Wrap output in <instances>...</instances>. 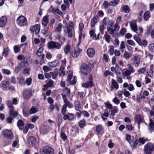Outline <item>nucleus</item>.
<instances>
[{"label": "nucleus", "mask_w": 154, "mask_h": 154, "mask_svg": "<svg viewBox=\"0 0 154 154\" xmlns=\"http://www.w3.org/2000/svg\"><path fill=\"white\" fill-rule=\"evenodd\" d=\"M74 24L72 21L69 22V26L67 23H66V26L63 27V32L65 34H67L68 37L71 38L73 36L72 32V28Z\"/></svg>", "instance_id": "f257e3e1"}, {"label": "nucleus", "mask_w": 154, "mask_h": 154, "mask_svg": "<svg viewBox=\"0 0 154 154\" xmlns=\"http://www.w3.org/2000/svg\"><path fill=\"white\" fill-rule=\"evenodd\" d=\"M130 25L132 30L135 33H137L138 36L140 35L143 32L142 27H139V29L137 28V25L135 22L132 21L130 23Z\"/></svg>", "instance_id": "f03ea898"}, {"label": "nucleus", "mask_w": 154, "mask_h": 154, "mask_svg": "<svg viewBox=\"0 0 154 154\" xmlns=\"http://www.w3.org/2000/svg\"><path fill=\"white\" fill-rule=\"evenodd\" d=\"M80 69L82 73L85 75H88L91 71L90 66L85 63H83L81 65Z\"/></svg>", "instance_id": "7ed1b4c3"}, {"label": "nucleus", "mask_w": 154, "mask_h": 154, "mask_svg": "<svg viewBox=\"0 0 154 154\" xmlns=\"http://www.w3.org/2000/svg\"><path fill=\"white\" fill-rule=\"evenodd\" d=\"M17 24L20 26L27 25L28 22L26 18L23 16H20L17 20Z\"/></svg>", "instance_id": "20e7f679"}, {"label": "nucleus", "mask_w": 154, "mask_h": 154, "mask_svg": "<svg viewBox=\"0 0 154 154\" xmlns=\"http://www.w3.org/2000/svg\"><path fill=\"white\" fill-rule=\"evenodd\" d=\"M94 85V84L93 82V77L91 74L88 76V81L86 82L83 83L82 84V87L85 88H91Z\"/></svg>", "instance_id": "39448f33"}, {"label": "nucleus", "mask_w": 154, "mask_h": 154, "mask_svg": "<svg viewBox=\"0 0 154 154\" xmlns=\"http://www.w3.org/2000/svg\"><path fill=\"white\" fill-rule=\"evenodd\" d=\"M54 150L49 146H46L40 150L41 154H54Z\"/></svg>", "instance_id": "423d86ee"}, {"label": "nucleus", "mask_w": 154, "mask_h": 154, "mask_svg": "<svg viewBox=\"0 0 154 154\" xmlns=\"http://www.w3.org/2000/svg\"><path fill=\"white\" fill-rule=\"evenodd\" d=\"M154 150V145L149 143L144 146V151L146 154H151Z\"/></svg>", "instance_id": "0eeeda50"}, {"label": "nucleus", "mask_w": 154, "mask_h": 154, "mask_svg": "<svg viewBox=\"0 0 154 154\" xmlns=\"http://www.w3.org/2000/svg\"><path fill=\"white\" fill-rule=\"evenodd\" d=\"M62 45V44L53 41L48 43V47L49 49H59L61 48Z\"/></svg>", "instance_id": "6e6552de"}, {"label": "nucleus", "mask_w": 154, "mask_h": 154, "mask_svg": "<svg viewBox=\"0 0 154 154\" xmlns=\"http://www.w3.org/2000/svg\"><path fill=\"white\" fill-rule=\"evenodd\" d=\"M32 95V91L29 88L24 90L22 93L23 97L24 99H28L30 98Z\"/></svg>", "instance_id": "1a4fd4ad"}, {"label": "nucleus", "mask_w": 154, "mask_h": 154, "mask_svg": "<svg viewBox=\"0 0 154 154\" xmlns=\"http://www.w3.org/2000/svg\"><path fill=\"white\" fill-rule=\"evenodd\" d=\"M2 134L5 137L12 139L13 137V134L11 130L5 129L2 131Z\"/></svg>", "instance_id": "9d476101"}, {"label": "nucleus", "mask_w": 154, "mask_h": 154, "mask_svg": "<svg viewBox=\"0 0 154 154\" xmlns=\"http://www.w3.org/2000/svg\"><path fill=\"white\" fill-rule=\"evenodd\" d=\"M48 11L50 12H52L55 15H59L62 16L63 14L62 12L57 8H54L51 6L48 10Z\"/></svg>", "instance_id": "9b49d317"}, {"label": "nucleus", "mask_w": 154, "mask_h": 154, "mask_svg": "<svg viewBox=\"0 0 154 154\" xmlns=\"http://www.w3.org/2000/svg\"><path fill=\"white\" fill-rule=\"evenodd\" d=\"M48 17L47 16H45L43 18L42 21V24L46 27V29H48L49 26V23L48 22Z\"/></svg>", "instance_id": "f8f14e48"}, {"label": "nucleus", "mask_w": 154, "mask_h": 154, "mask_svg": "<svg viewBox=\"0 0 154 154\" xmlns=\"http://www.w3.org/2000/svg\"><path fill=\"white\" fill-rule=\"evenodd\" d=\"M134 62L133 63L135 67H137L139 65L140 60V55H136L134 57Z\"/></svg>", "instance_id": "ddd939ff"}, {"label": "nucleus", "mask_w": 154, "mask_h": 154, "mask_svg": "<svg viewBox=\"0 0 154 154\" xmlns=\"http://www.w3.org/2000/svg\"><path fill=\"white\" fill-rule=\"evenodd\" d=\"M43 48L40 47L37 52V54L38 57H41L40 61L41 62H43L44 61L45 55L42 54Z\"/></svg>", "instance_id": "4468645a"}, {"label": "nucleus", "mask_w": 154, "mask_h": 154, "mask_svg": "<svg viewBox=\"0 0 154 154\" xmlns=\"http://www.w3.org/2000/svg\"><path fill=\"white\" fill-rule=\"evenodd\" d=\"M82 51V49L79 48L78 47H77L75 48L74 50L72 52V56L75 58L77 57Z\"/></svg>", "instance_id": "2eb2a0df"}, {"label": "nucleus", "mask_w": 154, "mask_h": 154, "mask_svg": "<svg viewBox=\"0 0 154 154\" xmlns=\"http://www.w3.org/2000/svg\"><path fill=\"white\" fill-rule=\"evenodd\" d=\"M35 138L32 136H29L27 139V142L29 145L33 146L36 143Z\"/></svg>", "instance_id": "dca6fc26"}, {"label": "nucleus", "mask_w": 154, "mask_h": 154, "mask_svg": "<svg viewBox=\"0 0 154 154\" xmlns=\"http://www.w3.org/2000/svg\"><path fill=\"white\" fill-rule=\"evenodd\" d=\"M7 22V18L5 16H2L0 18V27H3L6 25Z\"/></svg>", "instance_id": "f3484780"}, {"label": "nucleus", "mask_w": 154, "mask_h": 154, "mask_svg": "<svg viewBox=\"0 0 154 154\" xmlns=\"http://www.w3.org/2000/svg\"><path fill=\"white\" fill-rule=\"evenodd\" d=\"M89 34L91 37L93 39L96 40L99 39V34L98 33L97 36H96V34L95 33L94 31L93 30H91L89 32Z\"/></svg>", "instance_id": "a211bd4d"}, {"label": "nucleus", "mask_w": 154, "mask_h": 154, "mask_svg": "<svg viewBox=\"0 0 154 154\" xmlns=\"http://www.w3.org/2000/svg\"><path fill=\"white\" fill-rule=\"evenodd\" d=\"M14 109H12L9 110V115L13 118H15L17 117L18 115V112L17 111L14 110Z\"/></svg>", "instance_id": "6ab92c4d"}, {"label": "nucleus", "mask_w": 154, "mask_h": 154, "mask_svg": "<svg viewBox=\"0 0 154 154\" xmlns=\"http://www.w3.org/2000/svg\"><path fill=\"white\" fill-rule=\"evenodd\" d=\"M74 117V115L73 114L68 113L67 115H65L63 117V119L64 120L68 119L69 121H71L73 119Z\"/></svg>", "instance_id": "aec40b11"}, {"label": "nucleus", "mask_w": 154, "mask_h": 154, "mask_svg": "<svg viewBox=\"0 0 154 154\" xmlns=\"http://www.w3.org/2000/svg\"><path fill=\"white\" fill-rule=\"evenodd\" d=\"M8 84L9 83L8 82L2 81L0 83V86L1 88L3 90H6L8 88Z\"/></svg>", "instance_id": "412c9836"}, {"label": "nucleus", "mask_w": 154, "mask_h": 154, "mask_svg": "<svg viewBox=\"0 0 154 154\" xmlns=\"http://www.w3.org/2000/svg\"><path fill=\"white\" fill-rule=\"evenodd\" d=\"M87 52L88 56L89 57H93L95 54V50L92 48L88 49Z\"/></svg>", "instance_id": "4be33fe9"}, {"label": "nucleus", "mask_w": 154, "mask_h": 154, "mask_svg": "<svg viewBox=\"0 0 154 154\" xmlns=\"http://www.w3.org/2000/svg\"><path fill=\"white\" fill-rule=\"evenodd\" d=\"M106 18H104L103 20V24L100 25V30L102 34H103V30L105 28L104 26H106Z\"/></svg>", "instance_id": "5701e85b"}, {"label": "nucleus", "mask_w": 154, "mask_h": 154, "mask_svg": "<svg viewBox=\"0 0 154 154\" xmlns=\"http://www.w3.org/2000/svg\"><path fill=\"white\" fill-rule=\"evenodd\" d=\"M99 16H97L94 17L91 20V26L92 27L95 26L96 23H97L99 20Z\"/></svg>", "instance_id": "b1692460"}, {"label": "nucleus", "mask_w": 154, "mask_h": 154, "mask_svg": "<svg viewBox=\"0 0 154 154\" xmlns=\"http://www.w3.org/2000/svg\"><path fill=\"white\" fill-rule=\"evenodd\" d=\"M125 138L126 140L128 142L130 145L131 146L132 144H133V143L134 141V137L130 135L126 134Z\"/></svg>", "instance_id": "393cba45"}, {"label": "nucleus", "mask_w": 154, "mask_h": 154, "mask_svg": "<svg viewBox=\"0 0 154 154\" xmlns=\"http://www.w3.org/2000/svg\"><path fill=\"white\" fill-rule=\"evenodd\" d=\"M74 106L75 109L81 112L82 110V107L80 103L78 101H75L74 103Z\"/></svg>", "instance_id": "a878e982"}, {"label": "nucleus", "mask_w": 154, "mask_h": 154, "mask_svg": "<svg viewBox=\"0 0 154 154\" xmlns=\"http://www.w3.org/2000/svg\"><path fill=\"white\" fill-rule=\"evenodd\" d=\"M23 115L25 117H28L29 114V110L27 108H24L23 109Z\"/></svg>", "instance_id": "bb28decb"}, {"label": "nucleus", "mask_w": 154, "mask_h": 154, "mask_svg": "<svg viewBox=\"0 0 154 154\" xmlns=\"http://www.w3.org/2000/svg\"><path fill=\"white\" fill-rule=\"evenodd\" d=\"M65 104L63 106L66 107H68L70 108H72L73 107V105L72 104L70 103L69 101L67 100H65L64 101Z\"/></svg>", "instance_id": "cd10ccee"}, {"label": "nucleus", "mask_w": 154, "mask_h": 154, "mask_svg": "<svg viewBox=\"0 0 154 154\" xmlns=\"http://www.w3.org/2000/svg\"><path fill=\"white\" fill-rule=\"evenodd\" d=\"M59 63V61L57 60H55L54 61L49 63L48 64L49 66L51 67H54L56 66Z\"/></svg>", "instance_id": "c85d7f7f"}, {"label": "nucleus", "mask_w": 154, "mask_h": 154, "mask_svg": "<svg viewBox=\"0 0 154 154\" xmlns=\"http://www.w3.org/2000/svg\"><path fill=\"white\" fill-rule=\"evenodd\" d=\"M6 103L9 110L12 109H14V106H13V103L11 100H8L7 101Z\"/></svg>", "instance_id": "c756f323"}, {"label": "nucleus", "mask_w": 154, "mask_h": 154, "mask_svg": "<svg viewBox=\"0 0 154 154\" xmlns=\"http://www.w3.org/2000/svg\"><path fill=\"white\" fill-rule=\"evenodd\" d=\"M71 46L69 45H66L64 48V51L66 54H67L70 51Z\"/></svg>", "instance_id": "7c9ffc66"}, {"label": "nucleus", "mask_w": 154, "mask_h": 154, "mask_svg": "<svg viewBox=\"0 0 154 154\" xmlns=\"http://www.w3.org/2000/svg\"><path fill=\"white\" fill-rule=\"evenodd\" d=\"M112 86L116 89L119 88V84L115 80L112 79Z\"/></svg>", "instance_id": "2f4dec72"}, {"label": "nucleus", "mask_w": 154, "mask_h": 154, "mask_svg": "<svg viewBox=\"0 0 154 154\" xmlns=\"http://www.w3.org/2000/svg\"><path fill=\"white\" fill-rule=\"evenodd\" d=\"M63 26V25L61 23H59L56 27L55 31L57 32H60L62 31Z\"/></svg>", "instance_id": "473e14b6"}, {"label": "nucleus", "mask_w": 154, "mask_h": 154, "mask_svg": "<svg viewBox=\"0 0 154 154\" xmlns=\"http://www.w3.org/2000/svg\"><path fill=\"white\" fill-rule=\"evenodd\" d=\"M143 17L145 20H147L150 17V12L149 11L146 12L144 13Z\"/></svg>", "instance_id": "72a5a7b5"}, {"label": "nucleus", "mask_w": 154, "mask_h": 154, "mask_svg": "<svg viewBox=\"0 0 154 154\" xmlns=\"http://www.w3.org/2000/svg\"><path fill=\"white\" fill-rule=\"evenodd\" d=\"M122 9L125 13H128L130 11V9L128 5H122Z\"/></svg>", "instance_id": "f704fd0d"}, {"label": "nucleus", "mask_w": 154, "mask_h": 154, "mask_svg": "<svg viewBox=\"0 0 154 154\" xmlns=\"http://www.w3.org/2000/svg\"><path fill=\"white\" fill-rule=\"evenodd\" d=\"M103 130V128L101 125H98L96 127V131L98 134H100Z\"/></svg>", "instance_id": "c9c22d12"}, {"label": "nucleus", "mask_w": 154, "mask_h": 154, "mask_svg": "<svg viewBox=\"0 0 154 154\" xmlns=\"http://www.w3.org/2000/svg\"><path fill=\"white\" fill-rule=\"evenodd\" d=\"M104 38H105V41L108 43H109L110 41V39L111 38V37L107 32L105 33L104 35Z\"/></svg>", "instance_id": "e433bc0d"}, {"label": "nucleus", "mask_w": 154, "mask_h": 154, "mask_svg": "<svg viewBox=\"0 0 154 154\" xmlns=\"http://www.w3.org/2000/svg\"><path fill=\"white\" fill-rule=\"evenodd\" d=\"M107 31L110 34H113L116 31L115 28L113 29L112 26L107 27Z\"/></svg>", "instance_id": "4c0bfd02"}, {"label": "nucleus", "mask_w": 154, "mask_h": 154, "mask_svg": "<svg viewBox=\"0 0 154 154\" xmlns=\"http://www.w3.org/2000/svg\"><path fill=\"white\" fill-rule=\"evenodd\" d=\"M135 118L137 122L139 125L142 122V119L141 116L139 115H136L135 116Z\"/></svg>", "instance_id": "58836bf2"}, {"label": "nucleus", "mask_w": 154, "mask_h": 154, "mask_svg": "<svg viewBox=\"0 0 154 154\" xmlns=\"http://www.w3.org/2000/svg\"><path fill=\"white\" fill-rule=\"evenodd\" d=\"M104 104L105 105L106 107L109 110H111L112 109L113 106L108 101L104 103Z\"/></svg>", "instance_id": "ea45409f"}, {"label": "nucleus", "mask_w": 154, "mask_h": 154, "mask_svg": "<svg viewBox=\"0 0 154 154\" xmlns=\"http://www.w3.org/2000/svg\"><path fill=\"white\" fill-rule=\"evenodd\" d=\"M9 49L8 48H5L4 49V50L3 53V56L6 57L8 53Z\"/></svg>", "instance_id": "a19ab883"}, {"label": "nucleus", "mask_w": 154, "mask_h": 154, "mask_svg": "<svg viewBox=\"0 0 154 154\" xmlns=\"http://www.w3.org/2000/svg\"><path fill=\"white\" fill-rule=\"evenodd\" d=\"M111 115L112 116H114L115 115V113L118 112V109L117 107L114 106V108L111 111Z\"/></svg>", "instance_id": "79ce46f5"}, {"label": "nucleus", "mask_w": 154, "mask_h": 154, "mask_svg": "<svg viewBox=\"0 0 154 154\" xmlns=\"http://www.w3.org/2000/svg\"><path fill=\"white\" fill-rule=\"evenodd\" d=\"M79 127L81 128L84 127L85 125V119H82L79 122Z\"/></svg>", "instance_id": "37998d69"}, {"label": "nucleus", "mask_w": 154, "mask_h": 154, "mask_svg": "<svg viewBox=\"0 0 154 154\" xmlns=\"http://www.w3.org/2000/svg\"><path fill=\"white\" fill-rule=\"evenodd\" d=\"M101 117L103 120H106L109 116V113L108 112H105L101 115Z\"/></svg>", "instance_id": "c03bdc74"}, {"label": "nucleus", "mask_w": 154, "mask_h": 154, "mask_svg": "<svg viewBox=\"0 0 154 154\" xmlns=\"http://www.w3.org/2000/svg\"><path fill=\"white\" fill-rule=\"evenodd\" d=\"M149 126L150 128V130H153L154 129V122L152 119H150V123Z\"/></svg>", "instance_id": "a18cd8bd"}, {"label": "nucleus", "mask_w": 154, "mask_h": 154, "mask_svg": "<svg viewBox=\"0 0 154 154\" xmlns=\"http://www.w3.org/2000/svg\"><path fill=\"white\" fill-rule=\"evenodd\" d=\"M40 30V24H35V33L38 34Z\"/></svg>", "instance_id": "49530a36"}, {"label": "nucleus", "mask_w": 154, "mask_h": 154, "mask_svg": "<svg viewBox=\"0 0 154 154\" xmlns=\"http://www.w3.org/2000/svg\"><path fill=\"white\" fill-rule=\"evenodd\" d=\"M108 75H111L112 76H113L114 74L108 70H106L104 72V75L105 77H106L108 76Z\"/></svg>", "instance_id": "de8ad7c7"}, {"label": "nucleus", "mask_w": 154, "mask_h": 154, "mask_svg": "<svg viewBox=\"0 0 154 154\" xmlns=\"http://www.w3.org/2000/svg\"><path fill=\"white\" fill-rule=\"evenodd\" d=\"M146 71V69L145 67H143L137 70V72L140 74H144Z\"/></svg>", "instance_id": "09e8293b"}, {"label": "nucleus", "mask_w": 154, "mask_h": 154, "mask_svg": "<svg viewBox=\"0 0 154 154\" xmlns=\"http://www.w3.org/2000/svg\"><path fill=\"white\" fill-rule=\"evenodd\" d=\"M24 125V123L23 121L20 119L19 120L17 123V126L20 129V127L23 126Z\"/></svg>", "instance_id": "8fccbe9b"}, {"label": "nucleus", "mask_w": 154, "mask_h": 154, "mask_svg": "<svg viewBox=\"0 0 154 154\" xmlns=\"http://www.w3.org/2000/svg\"><path fill=\"white\" fill-rule=\"evenodd\" d=\"M64 68L63 67L61 66L60 68V76L63 75L64 76L65 74V72L64 70Z\"/></svg>", "instance_id": "3c124183"}, {"label": "nucleus", "mask_w": 154, "mask_h": 154, "mask_svg": "<svg viewBox=\"0 0 154 154\" xmlns=\"http://www.w3.org/2000/svg\"><path fill=\"white\" fill-rule=\"evenodd\" d=\"M124 56L125 58L128 59L131 57V54L128 52H125L124 54Z\"/></svg>", "instance_id": "603ef678"}, {"label": "nucleus", "mask_w": 154, "mask_h": 154, "mask_svg": "<svg viewBox=\"0 0 154 154\" xmlns=\"http://www.w3.org/2000/svg\"><path fill=\"white\" fill-rule=\"evenodd\" d=\"M2 71L4 74L8 75H10L11 73V71L8 69H2Z\"/></svg>", "instance_id": "864d4df0"}, {"label": "nucleus", "mask_w": 154, "mask_h": 154, "mask_svg": "<svg viewBox=\"0 0 154 154\" xmlns=\"http://www.w3.org/2000/svg\"><path fill=\"white\" fill-rule=\"evenodd\" d=\"M148 48L150 51L154 52V43H151L149 45Z\"/></svg>", "instance_id": "5fc2aeb1"}, {"label": "nucleus", "mask_w": 154, "mask_h": 154, "mask_svg": "<svg viewBox=\"0 0 154 154\" xmlns=\"http://www.w3.org/2000/svg\"><path fill=\"white\" fill-rule=\"evenodd\" d=\"M54 84V82L52 80H50L47 83V85H45L44 86H47L48 87H50L52 86Z\"/></svg>", "instance_id": "6e6d98bb"}, {"label": "nucleus", "mask_w": 154, "mask_h": 154, "mask_svg": "<svg viewBox=\"0 0 154 154\" xmlns=\"http://www.w3.org/2000/svg\"><path fill=\"white\" fill-rule=\"evenodd\" d=\"M125 128L128 131H132L133 128L131 125H126Z\"/></svg>", "instance_id": "4d7b16f0"}, {"label": "nucleus", "mask_w": 154, "mask_h": 154, "mask_svg": "<svg viewBox=\"0 0 154 154\" xmlns=\"http://www.w3.org/2000/svg\"><path fill=\"white\" fill-rule=\"evenodd\" d=\"M14 118L13 117H11L9 115V117L7 119V121L8 123L10 124H11L12 123V120Z\"/></svg>", "instance_id": "13d9d810"}, {"label": "nucleus", "mask_w": 154, "mask_h": 154, "mask_svg": "<svg viewBox=\"0 0 154 154\" xmlns=\"http://www.w3.org/2000/svg\"><path fill=\"white\" fill-rule=\"evenodd\" d=\"M60 135L61 138L64 141L67 139V137L66 135L62 131L61 132Z\"/></svg>", "instance_id": "bf43d9fd"}, {"label": "nucleus", "mask_w": 154, "mask_h": 154, "mask_svg": "<svg viewBox=\"0 0 154 154\" xmlns=\"http://www.w3.org/2000/svg\"><path fill=\"white\" fill-rule=\"evenodd\" d=\"M148 139H144L143 138H140L139 139L138 141L140 143L144 144L146 141H148Z\"/></svg>", "instance_id": "052dcab7"}, {"label": "nucleus", "mask_w": 154, "mask_h": 154, "mask_svg": "<svg viewBox=\"0 0 154 154\" xmlns=\"http://www.w3.org/2000/svg\"><path fill=\"white\" fill-rule=\"evenodd\" d=\"M32 82V79L31 78H29L27 79L26 82L28 85H31Z\"/></svg>", "instance_id": "680f3d73"}, {"label": "nucleus", "mask_w": 154, "mask_h": 154, "mask_svg": "<svg viewBox=\"0 0 154 154\" xmlns=\"http://www.w3.org/2000/svg\"><path fill=\"white\" fill-rule=\"evenodd\" d=\"M125 48V42L124 41H122L121 42L120 44V49L121 50H122L123 51V50Z\"/></svg>", "instance_id": "e2e57ef3"}, {"label": "nucleus", "mask_w": 154, "mask_h": 154, "mask_svg": "<svg viewBox=\"0 0 154 154\" xmlns=\"http://www.w3.org/2000/svg\"><path fill=\"white\" fill-rule=\"evenodd\" d=\"M37 112V110L36 109L33 107H32L29 110V113L30 114H34Z\"/></svg>", "instance_id": "0e129e2a"}, {"label": "nucleus", "mask_w": 154, "mask_h": 154, "mask_svg": "<svg viewBox=\"0 0 154 154\" xmlns=\"http://www.w3.org/2000/svg\"><path fill=\"white\" fill-rule=\"evenodd\" d=\"M17 79L18 80L19 83L21 85H22L23 83V78L22 76H20L17 78Z\"/></svg>", "instance_id": "69168bd1"}, {"label": "nucleus", "mask_w": 154, "mask_h": 154, "mask_svg": "<svg viewBox=\"0 0 154 154\" xmlns=\"http://www.w3.org/2000/svg\"><path fill=\"white\" fill-rule=\"evenodd\" d=\"M109 51L110 55H113L114 52V48L113 46H112L110 47Z\"/></svg>", "instance_id": "338daca9"}, {"label": "nucleus", "mask_w": 154, "mask_h": 154, "mask_svg": "<svg viewBox=\"0 0 154 154\" xmlns=\"http://www.w3.org/2000/svg\"><path fill=\"white\" fill-rule=\"evenodd\" d=\"M17 58L18 60H26V58L24 55H20L18 56Z\"/></svg>", "instance_id": "774afa93"}]
</instances>
